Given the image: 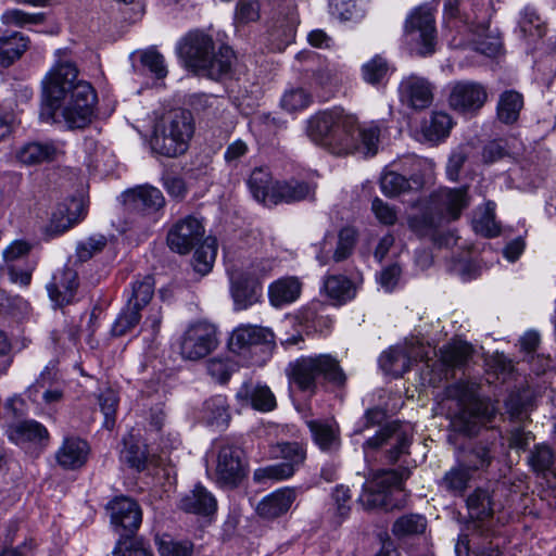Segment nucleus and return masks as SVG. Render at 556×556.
Instances as JSON below:
<instances>
[{
	"label": "nucleus",
	"instance_id": "obj_51",
	"mask_svg": "<svg viewBox=\"0 0 556 556\" xmlns=\"http://www.w3.org/2000/svg\"><path fill=\"white\" fill-rule=\"evenodd\" d=\"M313 102L312 94L303 87H291L287 89L280 100V105L287 112L305 110Z\"/></svg>",
	"mask_w": 556,
	"mask_h": 556
},
{
	"label": "nucleus",
	"instance_id": "obj_19",
	"mask_svg": "<svg viewBox=\"0 0 556 556\" xmlns=\"http://www.w3.org/2000/svg\"><path fill=\"white\" fill-rule=\"evenodd\" d=\"M111 516V523L114 529L129 533L136 532L142 521V511L139 504L125 496L116 497L108 505Z\"/></svg>",
	"mask_w": 556,
	"mask_h": 556
},
{
	"label": "nucleus",
	"instance_id": "obj_33",
	"mask_svg": "<svg viewBox=\"0 0 556 556\" xmlns=\"http://www.w3.org/2000/svg\"><path fill=\"white\" fill-rule=\"evenodd\" d=\"M302 291V283L296 277L280 278L268 287L269 302L274 307H282L296 301Z\"/></svg>",
	"mask_w": 556,
	"mask_h": 556
},
{
	"label": "nucleus",
	"instance_id": "obj_18",
	"mask_svg": "<svg viewBox=\"0 0 556 556\" xmlns=\"http://www.w3.org/2000/svg\"><path fill=\"white\" fill-rule=\"evenodd\" d=\"M61 153V146L52 140H33L16 147L13 155L22 166H37L55 161Z\"/></svg>",
	"mask_w": 556,
	"mask_h": 556
},
{
	"label": "nucleus",
	"instance_id": "obj_41",
	"mask_svg": "<svg viewBox=\"0 0 556 556\" xmlns=\"http://www.w3.org/2000/svg\"><path fill=\"white\" fill-rule=\"evenodd\" d=\"M381 191L388 197H395L410 189H419L422 186V180L419 176H412L407 179L405 176L388 172L382 175L380 179Z\"/></svg>",
	"mask_w": 556,
	"mask_h": 556
},
{
	"label": "nucleus",
	"instance_id": "obj_34",
	"mask_svg": "<svg viewBox=\"0 0 556 556\" xmlns=\"http://www.w3.org/2000/svg\"><path fill=\"white\" fill-rule=\"evenodd\" d=\"M467 508L471 518L476 519V525H481L483 528V521L491 518L497 507V504L493 500V494L483 488H477L468 497H467Z\"/></svg>",
	"mask_w": 556,
	"mask_h": 556
},
{
	"label": "nucleus",
	"instance_id": "obj_46",
	"mask_svg": "<svg viewBox=\"0 0 556 556\" xmlns=\"http://www.w3.org/2000/svg\"><path fill=\"white\" fill-rule=\"evenodd\" d=\"M206 421L218 428H225L230 420L229 406L224 395H215L204 403Z\"/></svg>",
	"mask_w": 556,
	"mask_h": 556
},
{
	"label": "nucleus",
	"instance_id": "obj_25",
	"mask_svg": "<svg viewBox=\"0 0 556 556\" xmlns=\"http://www.w3.org/2000/svg\"><path fill=\"white\" fill-rule=\"evenodd\" d=\"M77 282V273L73 268L65 267L54 274L52 281L47 286L49 296L58 306L72 302Z\"/></svg>",
	"mask_w": 556,
	"mask_h": 556
},
{
	"label": "nucleus",
	"instance_id": "obj_30",
	"mask_svg": "<svg viewBox=\"0 0 556 556\" xmlns=\"http://www.w3.org/2000/svg\"><path fill=\"white\" fill-rule=\"evenodd\" d=\"M307 427L315 444L327 453L337 452L341 446L340 429L334 421L309 420Z\"/></svg>",
	"mask_w": 556,
	"mask_h": 556
},
{
	"label": "nucleus",
	"instance_id": "obj_57",
	"mask_svg": "<svg viewBox=\"0 0 556 556\" xmlns=\"http://www.w3.org/2000/svg\"><path fill=\"white\" fill-rule=\"evenodd\" d=\"M100 409L104 415L103 426L108 430H112L115 426V415L118 405V395L111 388L103 390L98 397Z\"/></svg>",
	"mask_w": 556,
	"mask_h": 556
},
{
	"label": "nucleus",
	"instance_id": "obj_20",
	"mask_svg": "<svg viewBox=\"0 0 556 556\" xmlns=\"http://www.w3.org/2000/svg\"><path fill=\"white\" fill-rule=\"evenodd\" d=\"M424 358V351L419 344H405L391 348L383 352L379 358L382 370L394 377H401L406 372L413 362Z\"/></svg>",
	"mask_w": 556,
	"mask_h": 556
},
{
	"label": "nucleus",
	"instance_id": "obj_11",
	"mask_svg": "<svg viewBox=\"0 0 556 556\" xmlns=\"http://www.w3.org/2000/svg\"><path fill=\"white\" fill-rule=\"evenodd\" d=\"M214 49V41L211 36L202 30H191L177 43L176 50L186 64L200 72L206 63Z\"/></svg>",
	"mask_w": 556,
	"mask_h": 556
},
{
	"label": "nucleus",
	"instance_id": "obj_4",
	"mask_svg": "<svg viewBox=\"0 0 556 556\" xmlns=\"http://www.w3.org/2000/svg\"><path fill=\"white\" fill-rule=\"evenodd\" d=\"M194 131L193 118L189 111L174 110L155 125L150 146L153 152L176 157L188 149Z\"/></svg>",
	"mask_w": 556,
	"mask_h": 556
},
{
	"label": "nucleus",
	"instance_id": "obj_47",
	"mask_svg": "<svg viewBox=\"0 0 556 556\" xmlns=\"http://www.w3.org/2000/svg\"><path fill=\"white\" fill-rule=\"evenodd\" d=\"M453 127L451 116L442 111L433 112L429 122L422 126V134L429 141H441L446 138Z\"/></svg>",
	"mask_w": 556,
	"mask_h": 556
},
{
	"label": "nucleus",
	"instance_id": "obj_15",
	"mask_svg": "<svg viewBox=\"0 0 556 556\" xmlns=\"http://www.w3.org/2000/svg\"><path fill=\"white\" fill-rule=\"evenodd\" d=\"M488 92L485 87L477 81H456L450 92V105L460 112H477L485 103Z\"/></svg>",
	"mask_w": 556,
	"mask_h": 556
},
{
	"label": "nucleus",
	"instance_id": "obj_3",
	"mask_svg": "<svg viewBox=\"0 0 556 556\" xmlns=\"http://www.w3.org/2000/svg\"><path fill=\"white\" fill-rule=\"evenodd\" d=\"M287 375L291 383L301 391L314 393L317 388L316 379L321 377L336 388H343L346 375L339 361L331 354L301 356L290 362Z\"/></svg>",
	"mask_w": 556,
	"mask_h": 556
},
{
	"label": "nucleus",
	"instance_id": "obj_26",
	"mask_svg": "<svg viewBox=\"0 0 556 556\" xmlns=\"http://www.w3.org/2000/svg\"><path fill=\"white\" fill-rule=\"evenodd\" d=\"M179 508L188 514L210 516L216 511L217 501L206 488L197 484L181 496Z\"/></svg>",
	"mask_w": 556,
	"mask_h": 556
},
{
	"label": "nucleus",
	"instance_id": "obj_14",
	"mask_svg": "<svg viewBox=\"0 0 556 556\" xmlns=\"http://www.w3.org/2000/svg\"><path fill=\"white\" fill-rule=\"evenodd\" d=\"M271 332L263 327L240 325L233 329L228 345L238 355H248L268 349Z\"/></svg>",
	"mask_w": 556,
	"mask_h": 556
},
{
	"label": "nucleus",
	"instance_id": "obj_37",
	"mask_svg": "<svg viewBox=\"0 0 556 556\" xmlns=\"http://www.w3.org/2000/svg\"><path fill=\"white\" fill-rule=\"evenodd\" d=\"M472 478L473 473L457 459L456 465L445 471L440 479L439 485L454 496H462L468 489Z\"/></svg>",
	"mask_w": 556,
	"mask_h": 556
},
{
	"label": "nucleus",
	"instance_id": "obj_44",
	"mask_svg": "<svg viewBox=\"0 0 556 556\" xmlns=\"http://www.w3.org/2000/svg\"><path fill=\"white\" fill-rule=\"evenodd\" d=\"M519 28L522 35L531 41L542 38L546 30L544 21L531 5L525 7L521 11Z\"/></svg>",
	"mask_w": 556,
	"mask_h": 556
},
{
	"label": "nucleus",
	"instance_id": "obj_13",
	"mask_svg": "<svg viewBox=\"0 0 556 556\" xmlns=\"http://www.w3.org/2000/svg\"><path fill=\"white\" fill-rule=\"evenodd\" d=\"M397 91L404 105L421 111L432 104L434 86L426 77L410 74L401 79Z\"/></svg>",
	"mask_w": 556,
	"mask_h": 556
},
{
	"label": "nucleus",
	"instance_id": "obj_5",
	"mask_svg": "<svg viewBox=\"0 0 556 556\" xmlns=\"http://www.w3.org/2000/svg\"><path fill=\"white\" fill-rule=\"evenodd\" d=\"M446 396L456 400L459 406V410L451 420L454 431L471 437L492 420L493 412L476 397L471 384L465 382L452 384L446 388Z\"/></svg>",
	"mask_w": 556,
	"mask_h": 556
},
{
	"label": "nucleus",
	"instance_id": "obj_17",
	"mask_svg": "<svg viewBox=\"0 0 556 556\" xmlns=\"http://www.w3.org/2000/svg\"><path fill=\"white\" fill-rule=\"evenodd\" d=\"M123 198L128 211L142 215L153 214L165 205V198L162 191L150 185L129 189L123 193Z\"/></svg>",
	"mask_w": 556,
	"mask_h": 556
},
{
	"label": "nucleus",
	"instance_id": "obj_36",
	"mask_svg": "<svg viewBox=\"0 0 556 556\" xmlns=\"http://www.w3.org/2000/svg\"><path fill=\"white\" fill-rule=\"evenodd\" d=\"M248 186L253 198L265 204L271 205V195L275 194V186L271 173L267 167H256L252 170Z\"/></svg>",
	"mask_w": 556,
	"mask_h": 556
},
{
	"label": "nucleus",
	"instance_id": "obj_9",
	"mask_svg": "<svg viewBox=\"0 0 556 556\" xmlns=\"http://www.w3.org/2000/svg\"><path fill=\"white\" fill-rule=\"evenodd\" d=\"M205 229L200 219L186 216L177 220L167 232L169 249L179 254H187L204 241Z\"/></svg>",
	"mask_w": 556,
	"mask_h": 556
},
{
	"label": "nucleus",
	"instance_id": "obj_7",
	"mask_svg": "<svg viewBox=\"0 0 556 556\" xmlns=\"http://www.w3.org/2000/svg\"><path fill=\"white\" fill-rule=\"evenodd\" d=\"M405 34L408 41L415 45L419 55H431L437 43L434 16L431 10L425 7L414 10L406 18Z\"/></svg>",
	"mask_w": 556,
	"mask_h": 556
},
{
	"label": "nucleus",
	"instance_id": "obj_8",
	"mask_svg": "<svg viewBox=\"0 0 556 556\" xmlns=\"http://www.w3.org/2000/svg\"><path fill=\"white\" fill-rule=\"evenodd\" d=\"M217 344L216 327L206 321H199L191 325L184 333L180 354L185 359L198 361L213 352Z\"/></svg>",
	"mask_w": 556,
	"mask_h": 556
},
{
	"label": "nucleus",
	"instance_id": "obj_31",
	"mask_svg": "<svg viewBox=\"0 0 556 556\" xmlns=\"http://www.w3.org/2000/svg\"><path fill=\"white\" fill-rule=\"evenodd\" d=\"M473 346L462 340H452L440 349V361L446 370L464 369L471 361Z\"/></svg>",
	"mask_w": 556,
	"mask_h": 556
},
{
	"label": "nucleus",
	"instance_id": "obj_50",
	"mask_svg": "<svg viewBox=\"0 0 556 556\" xmlns=\"http://www.w3.org/2000/svg\"><path fill=\"white\" fill-rule=\"evenodd\" d=\"M361 71L365 83L372 86L382 85L389 73V63L382 55L377 54L364 63Z\"/></svg>",
	"mask_w": 556,
	"mask_h": 556
},
{
	"label": "nucleus",
	"instance_id": "obj_32",
	"mask_svg": "<svg viewBox=\"0 0 556 556\" xmlns=\"http://www.w3.org/2000/svg\"><path fill=\"white\" fill-rule=\"evenodd\" d=\"M493 444L488 442H477L465 448L458 460L473 475L479 471H485L494 459Z\"/></svg>",
	"mask_w": 556,
	"mask_h": 556
},
{
	"label": "nucleus",
	"instance_id": "obj_10",
	"mask_svg": "<svg viewBox=\"0 0 556 556\" xmlns=\"http://www.w3.org/2000/svg\"><path fill=\"white\" fill-rule=\"evenodd\" d=\"M386 443L393 444L389 451V460L396 462L403 453L407 452L410 439L407 431L403 429L399 421H392L382 427L376 435L369 438L363 444L365 458L368 459L370 451H375Z\"/></svg>",
	"mask_w": 556,
	"mask_h": 556
},
{
	"label": "nucleus",
	"instance_id": "obj_56",
	"mask_svg": "<svg viewBox=\"0 0 556 556\" xmlns=\"http://www.w3.org/2000/svg\"><path fill=\"white\" fill-rule=\"evenodd\" d=\"M472 45L476 51L488 56L496 55L502 48V41L500 37L492 34L489 30V27L484 25L480 27V33L477 34Z\"/></svg>",
	"mask_w": 556,
	"mask_h": 556
},
{
	"label": "nucleus",
	"instance_id": "obj_61",
	"mask_svg": "<svg viewBox=\"0 0 556 556\" xmlns=\"http://www.w3.org/2000/svg\"><path fill=\"white\" fill-rule=\"evenodd\" d=\"M356 241V231L351 227H344L338 236V243L333 253V261L339 263L348 258L354 249Z\"/></svg>",
	"mask_w": 556,
	"mask_h": 556
},
{
	"label": "nucleus",
	"instance_id": "obj_63",
	"mask_svg": "<svg viewBox=\"0 0 556 556\" xmlns=\"http://www.w3.org/2000/svg\"><path fill=\"white\" fill-rule=\"evenodd\" d=\"M113 556H154L152 551L140 540H119L113 549Z\"/></svg>",
	"mask_w": 556,
	"mask_h": 556
},
{
	"label": "nucleus",
	"instance_id": "obj_54",
	"mask_svg": "<svg viewBox=\"0 0 556 556\" xmlns=\"http://www.w3.org/2000/svg\"><path fill=\"white\" fill-rule=\"evenodd\" d=\"M273 453L280 456L286 465H291L293 472L303 464L306 457L305 450L298 442L279 443Z\"/></svg>",
	"mask_w": 556,
	"mask_h": 556
},
{
	"label": "nucleus",
	"instance_id": "obj_59",
	"mask_svg": "<svg viewBox=\"0 0 556 556\" xmlns=\"http://www.w3.org/2000/svg\"><path fill=\"white\" fill-rule=\"evenodd\" d=\"M293 475L294 472L292 471V466L286 465L283 462H281L256 469L254 471L253 478L256 482L262 483L266 480H285L292 477Z\"/></svg>",
	"mask_w": 556,
	"mask_h": 556
},
{
	"label": "nucleus",
	"instance_id": "obj_42",
	"mask_svg": "<svg viewBox=\"0 0 556 556\" xmlns=\"http://www.w3.org/2000/svg\"><path fill=\"white\" fill-rule=\"evenodd\" d=\"M323 292L331 300L344 303L355 295L352 281L343 275H329L324 279Z\"/></svg>",
	"mask_w": 556,
	"mask_h": 556
},
{
	"label": "nucleus",
	"instance_id": "obj_29",
	"mask_svg": "<svg viewBox=\"0 0 556 556\" xmlns=\"http://www.w3.org/2000/svg\"><path fill=\"white\" fill-rule=\"evenodd\" d=\"M89 445L79 438H66L56 452V462L65 469H77L88 459Z\"/></svg>",
	"mask_w": 556,
	"mask_h": 556
},
{
	"label": "nucleus",
	"instance_id": "obj_62",
	"mask_svg": "<svg viewBox=\"0 0 556 556\" xmlns=\"http://www.w3.org/2000/svg\"><path fill=\"white\" fill-rule=\"evenodd\" d=\"M440 217L434 216L432 213L424 212L408 218L409 228L418 236L424 237L434 233V229L439 225Z\"/></svg>",
	"mask_w": 556,
	"mask_h": 556
},
{
	"label": "nucleus",
	"instance_id": "obj_28",
	"mask_svg": "<svg viewBox=\"0 0 556 556\" xmlns=\"http://www.w3.org/2000/svg\"><path fill=\"white\" fill-rule=\"evenodd\" d=\"M432 203L452 219H457L462 211L469 204L467 188H441L432 194Z\"/></svg>",
	"mask_w": 556,
	"mask_h": 556
},
{
	"label": "nucleus",
	"instance_id": "obj_48",
	"mask_svg": "<svg viewBox=\"0 0 556 556\" xmlns=\"http://www.w3.org/2000/svg\"><path fill=\"white\" fill-rule=\"evenodd\" d=\"M154 294V279L152 276H144L141 279H137L132 286L130 295L127 299V304L135 309L141 311L146 305L149 304Z\"/></svg>",
	"mask_w": 556,
	"mask_h": 556
},
{
	"label": "nucleus",
	"instance_id": "obj_6",
	"mask_svg": "<svg viewBox=\"0 0 556 556\" xmlns=\"http://www.w3.org/2000/svg\"><path fill=\"white\" fill-rule=\"evenodd\" d=\"M408 477V472L403 470H381L376 472L371 479L363 485V491L357 502L365 509L383 508L392 510L400 508L404 504L402 501L394 500L396 495H402V481Z\"/></svg>",
	"mask_w": 556,
	"mask_h": 556
},
{
	"label": "nucleus",
	"instance_id": "obj_55",
	"mask_svg": "<svg viewBox=\"0 0 556 556\" xmlns=\"http://www.w3.org/2000/svg\"><path fill=\"white\" fill-rule=\"evenodd\" d=\"M108 244V238L101 233H94L80 240L76 245V256L79 262H87L93 255L103 251Z\"/></svg>",
	"mask_w": 556,
	"mask_h": 556
},
{
	"label": "nucleus",
	"instance_id": "obj_35",
	"mask_svg": "<svg viewBox=\"0 0 556 556\" xmlns=\"http://www.w3.org/2000/svg\"><path fill=\"white\" fill-rule=\"evenodd\" d=\"M235 53L228 46H222L217 52L212 51L206 59V64L201 67L200 74L217 80L228 76L231 72Z\"/></svg>",
	"mask_w": 556,
	"mask_h": 556
},
{
	"label": "nucleus",
	"instance_id": "obj_38",
	"mask_svg": "<svg viewBox=\"0 0 556 556\" xmlns=\"http://www.w3.org/2000/svg\"><path fill=\"white\" fill-rule=\"evenodd\" d=\"M9 439L16 443L41 440L48 437V430L40 422L27 419L13 422L7 429Z\"/></svg>",
	"mask_w": 556,
	"mask_h": 556
},
{
	"label": "nucleus",
	"instance_id": "obj_53",
	"mask_svg": "<svg viewBox=\"0 0 556 556\" xmlns=\"http://www.w3.org/2000/svg\"><path fill=\"white\" fill-rule=\"evenodd\" d=\"M472 227L477 233L484 237H495L500 233V227L495 222V204L488 202L483 212L473 218Z\"/></svg>",
	"mask_w": 556,
	"mask_h": 556
},
{
	"label": "nucleus",
	"instance_id": "obj_1",
	"mask_svg": "<svg viewBox=\"0 0 556 556\" xmlns=\"http://www.w3.org/2000/svg\"><path fill=\"white\" fill-rule=\"evenodd\" d=\"M55 63L42 80L43 94L51 110L61 109L70 129L88 126L94 113L97 93L92 86L78 78V70L67 49L55 52Z\"/></svg>",
	"mask_w": 556,
	"mask_h": 556
},
{
	"label": "nucleus",
	"instance_id": "obj_49",
	"mask_svg": "<svg viewBox=\"0 0 556 556\" xmlns=\"http://www.w3.org/2000/svg\"><path fill=\"white\" fill-rule=\"evenodd\" d=\"M155 545L160 556H192L194 552L190 540H175L169 535L157 536Z\"/></svg>",
	"mask_w": 556,
	"mask_h": 556
},
{
	"label": "nucleus",
	"instance_id": "obj_40",
	"mask_svg": "<svg viewBox=\"0 0 556 556\" xmlns=\"http://www.w3.org/2000/svg\"><path fill=\"white\" fill-rule=\"evenodd\" d=\"M477 18L476 11H469L464 0H444L443 21L446 26L455 28L475 24Z\"/></svg>",
	"mask_w": 556,
	"mask_h": 556
},
{
	"label": "nucleus",
	"instance_id": "obj_12",
	"mask_svg": "<svg viewBox=\"0 0 556 556\" xmlns=\"http://www.w3.org/2000/svg\"><path fill=\"white\" fill-rule=\"evenodd\" d=\"M242 455V450L235 445L226 444L219 448L216 478L222 486L236 488L247 476Z\"/></svg>",
	"mask_w": 556,
	"mask_h": 556
},
{
	"label": "nucleus",
	"instance_id": "obj_52",
	"mask_svg": "<svg viewBox=\"0 0 556 556\" xmlns=\"http://www.w3.org/2000/svg\"><path fill=\"white\" fill-rule=\"evenodd\" d=\"M427 521L424 516L418 514H408L396 519L392 527L395 536L420 534L426 530Z\"/></svg>",
	"mask_w": 556,
	"mask_h": 556
},
{
	"label": "nucleus",
	"instance_id": "obj_60",
	"mask_svg": "<svg viewBox=\"0 0 556 556\" xmlns=\"http://www.w3.org/2000/svg\"><path fill=\"white\" fill-rule=\"evenodd\" d=\"M529 464L535 472L545 475L554 464L553 451L545 444L536 445L529 456Z\"/></svg>",
	"mask_w": 556,
	"mask_h": 556
},
{
	"label": "nucleus",
	"instance_id": "obj_64",
	"mask_svg": "<svg viewBox=\"0 0 556 556\" xmlns=\"http://www.w3.org/2000/svg\"><path fill=\"white\" fill-rule=\"evenodd\" d=\"M333 510L340 523L351 510V492L348 486L337 485L332 492Z\"/></svg>",
	"mask_w": 556,
	"mask_h": 556
},
{
	"label": "nucleus",
	"instance_id": "obj_2",
	"mask_svg": "<svg viewBox=\"0 0 556 556\" xmlns=\"http://www.w3.org/2000/svg\"><path fill=\"white\" fill-rule=\"evenodd\" d=\"M305 131L315 144L333 155L371 156L378 151L379 127L374 124L361 127L357 117L342 108L314 113L306 121Z\"/></svg>",
	"mask_w": 556,
	"mask_h": 556
},
{
	"label": "nucleus",
	"instance_id": "obj_58",
	"mask_svg": "<svg viewBox=\"0 0 556 556\" xmlns=\"http://www.w3.org/2000/svg\"><path fill=\"white\" fill-rule=\"evenodd\" d=\"M140 318V311L135 307L130 308V305L126 303L112 326V333L116 337L126 334L139 324Z\"/></svg>",
	"mask_w": 556,
	"mask_h": 556
},
{
	"label": "nucleus",
	"instance_id": "obj_21",
	"mask_svg": "<svg viewBox=\"0 0 556 556\" xmlns=\"http://www.w3.org/2000/svg\"><path fill=\"white\" fill-rule=\"evenodd\" d=\"M235 396L241 406H251L260 412H270L277 405L276 397L269 387L252 380L244 381Z\"/></svg>",
	"mask_w": 556,
	"mask_h": 556
},
{
	"label": "nucleus",
	"instance_id": "obj_43",
	"mask_svg": "<svg viewBox=\"0 0 556 556\" xmlns=\"http://www.w3.org/2000/svg\"><path fill=\"white\" fill-rule=\"evenodd\" d=\"M27 48V39L20 33L0 37V62L10 66Z\"/></svg>",
	"mask_w": 556,
	"mask_h": 556
},
{
	"label": "nucleus",
	"instance_id": "obj_39",
	"mask_svg": "<svg viewBox=\"0 0 556 556\" xmlns=\"http://www.w3.org/2000/svg\"><path fill=\"white\" fill-rule=\"evenodd\" d=\"M522 108V94L516 90H506L498 97L496 116L501 123L510 125L517 122Z\"/></svg>",
	"mask_w": 556,
	"mask_h": 556
},
{
	"label": "nucleus",
	"instance_id": "obj_23",
	"mask_svg": "<svg viewBox=\"0 0 556 556\" xmlns=\"http://www.w3.org/2000/svg\"><path fill=\"white\" fill-rule=\"evenodd\" d=\"M230 280L235 309H247L260 301L262 295L260 282L251 280L245 274L238 271L232 273Z\"/></svg>",
	"mask_w": 556,
	"mask_h": 556
},
{
	"label": "nucleus",
	"instance_id": "obj_16",
	"mask_svg": "<svg viewBox=\"0 0 556 556\" xmlns=\"http://www.w3.org/2000/svg\"><path fill=\"white\" fill-rule=\"evenodd\" d=\"M493 532L489 528L476 525L472 529L471 536L460 534L455 544L456 556H500L501 551L498 544L492 541Z\"/></svg>",
	"mask_w": 556,
	"mask_h": 556
},
{
	"label": "nucleus",
	"instance_id": "obj_22",
	"mask_svg": "<svg viewBox=\"0 0 556 556\" xmlns=\"http://www.w3.org/2000/svg\"><path fill=\"white\" fill-rule=\"evenodd\" d=\"M299 494L296 488H280L265 497L257 504L256 511L264 519H276L287 514Z\"/></svg>",
	"mask_w": 556,
	"mask_h": 556
},
{
	"label": "nucleus",
	"instance_id": "obj_45",
	"mask_svg": "<svg viewBox=\"0 0 556 556\" xmlns=\"http://www.w3.org/2000/svg\"><path fill=\"white\" fill-rule=\"evenodd\" d=\"M217 244L214 238H206L195 249L192 257V267L201 276L208 274L212 270L213 264L216 258Z\"/></svg>",
	"mask_w": 556,
	"mask_h": 556
},
{
	"label": "nucleus",
	"instance_id": "obj_24",
	"mask_svg": "<svg viewBox=\"0 0 556 556\" xmlns=\"http://www.w3.org/2000/svg\"><path fill=\"white\" fill-rule=\"evenodd\" d=\"M85 215V207L80 200L70 199L56 206L52 214L48 231L51 235H61L77 224Z\"/></svg>",
	"mask_w": 556,
	"mask_h": 556
},
{
	"label": "nucleus",
	"instance_id": "obj_27",
	"mask_svg": "<svg viewBox=\"0 0 556 556\" xmlns=\"http://www.w3.org/2000/svg\"><path fill=\"white\" fill-rule=\"evenodd\" d=\"M315 199V186L296 179L277 181L275 194L271 195V205L278 203H293Z\"/></svg>",
	"mask_w": 556,
	"mask_h": 556
}]
</instances>
